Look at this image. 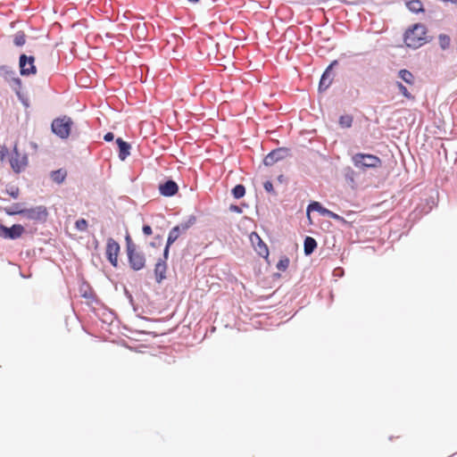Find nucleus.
<instances>
[{"mask_svg":"<svg viewBox=\"0 0 457 457\" xmlns=\"http://www.w3.org/2000/svg\"><path fill=\"white\" fill-rule=\"evenodd\" d=\"M75 227L79 231H85L87 228V221L85 219H79L75 222Z\"/></svg>","mask_w":457,"mask_h":457,"instance_id":"cd10ccee","label":"nucleus"},{"mask_svg":"<svg viewBox=\"0 0 457 457\" xmlns=\"http://www.w3.org/2000/svg\"><path fill=\"white\" fill-rule=\"evenodd\" d=\"M6 192L10 196H12L14 199L18 198L20 195V190L16 187H10L9 188L6 189Z\"/></svg>","mask_w":457,"mask_h":457,"instance_id":"c85d7f7f","label":"nucleus"},{"mask_svg":"<svg viewBox=\"0 0 457 457\" xmlns=\"http://www.w3.org/2000/svg\"><path fill=\"white\" fill-rule=\"evenodd\" d=\"M397 85V87L399 89V91L407 98H411V95L410 94V92L408 91V89L406 88L405 86H403L401 82H397L396 83Z\"/></svg>","mask_w":457,"mask_h":457,"instance_id":"c756f323","label":"nucleus"},{"mask_svg":"<svg viewBox=\"0 0 457 457\" xmlns=\"http://www.w3.org/2000/svg\"><path fill=\"white\" fill-rule=\"evenodd\" d=\"M25 228L21 224H14L8 228L4 225H0V237L4 239L14 240L21 237Z\"/></svg>","mask_w":457,"mask_h":457,"instance_id":"6e6552de","label":"nucleus"},{"mask_svg":"<svg viewBox=\"0 0 457 457\" xmlns=\"http://www.w3.org/2000/svg\"><path fill=\"white\" fill-rule=\"evenodd\" d=\"M195 222V218L191 216L187 221L175 226L169 233L167 239L168 247H170V245L179 238L180 234L186 232Z\"/></svg>","mask_w":457,"mask_h":457,"instance_id":"0eeeda50","label":"nucleus"},{"mask_svg":"<svg viewBox=\"0 0 457 457\" xmlns=\"http://www.w3.org/2000/svg\"><path fill=\"white\" fill-rule=\"evenodd\" d=\"M337 64V61H334L324 71V73L321 76L319 89L320 90H326L333 80V73H332V67L334 65Z\"/></svg>","mask_w":457,"mask_h":457,"instance_id":"ddd939ff","label":"nucleus"},{"mask_svg":"<svg viewBox=\"0 0 457 457\" xmlns=\"http://www.w3.org/2000/svg\"><path fill=\"white\" fill-rule=\"evenodd\" d=\"M312 211H316L320 212L321 215L325 216V212L328 209L324 208L319 202H312L307 207V216L310 219V212Z\"/></svg>","mask_w":457,"mask_h":457,"instance_id":"aec40b11","label":"nucleus"},{"mask_svg":"<svg viewBox=\"0 0 457 457\" xmlns=\"http://www.w3.org/2000/svg\"><path fill=\"white\" fill-rule=\"evenodd\" d=\"M126 241H127V246L129 245V244H133L130 239V237L129 235L126 237Z\"/></svg>","mask_w":457,"mask_h":457,"instance_id":"4c0bfd02","label":"nucleus"},{"mask_svg":"<svg viewBox=\"0 0 457 457\" xmlns=\"http://www.w3.org/2000/svg\"><path fill=\"white\" fill-rule=\"evenodd\" d=\"M23 217L32 220L45 221L47 217V211L44 206H36L30 209H25Z\"/></svg>","mask_w":457,"mask_h":457,"instance_id":"9b49d317","label":"nucleus"},{"mask_svg":"<svg viewBox=\"0 0 457 457\" xmlns=\"http://www.w3.org/2000/svg\"><path fill=\"white\" fill-rule=\"evenodd\" d=\"M287 154V150L285 148H278L271 151L263 160V162L266 166H271L277 162L285 158Z\"/></svg>","mask_w":457,"mask_h":457,"instance_id":"f8f14e48","label":"nucleus"},{"mask_svg":"<svg viewBox=\"0 0 457 457\" xmlns=\"http://www.w3.org/2000/svg\"><path fill=\"white\" fill-rule=\"evenodd\" d=\"M120 252V245L112 237L107 239L106 257L113 267L118 265V254Z\"/></svg>","mask_w":457,"mask_h":457,"instance_id":"9d476101","label":"nucleus"},{"mask_svg":"<svg viewBox=\"0 0 457 457\" xmlns=\"http://www.w3.org/2000/svg\"><path fill=\"white\" fill-rule=\"evenodd\" d=\"M13 43L17 46H22L26 43L25 34L21 31L17 32L14 35Z\"/></svg>","mask_w":457,"mask_h":457,"instance_id":"b1692460","label":"nucleus"},{"mask_svg":"<svg viewBox=\"0 0 457 457\" xmlns=\"http://www.w3.org/2000/svg\"><path fill=\"white\" fill-rule=\"evenodd\" d=\"M179 187L173 180H167L159 186L160 194L163 196H172L178 192Z\"/></svg>","mask_w":457,"mask_h":457,"instance_id":"2eb2a0df","label":"nucleus"},{"mask_svg":"<svg viewBox=\"0 0 457 457\" xmlns=\"http://www.w3.org/2000/svg\"><path fill=\"white\" fill-rule=\"evenodd\" d=\"M229 210L233 212H237V213H242V208L237 206V205H235V204H231L230 207H229Z\"/></svg>","mask_w":457,"mask_h":457,"instance_id":"72a5a7b5","label":"nucleus"},{"mask_svg":"<svg viewBox=\"0 0 457 457\" xmlns=\"http://www.w3.org/2000/svg\"><path fill=\"white\" fill-rule=\"evenodd\" d=\"M24 208H22L21 204H13L11 206L5 207L4 212L7 215L13 216V215H22L24 213Z\"/></svg>","mask_w":457,"mask_h":457,"instance_id":"6ab92c4d","label":"nucleus"},{"mask_svg":"<svg viewBox=\"0 0 457 457\" xmlns=\"http://www.w3.org/2000/svg\"><path fill=\"white\" fill-rule=\"evenodd\" d=\"M72 120L67 116L54 119L52 122L51 129L54 134L62 139L68 138L71 134Z\"/></svg>","mask_w":457,"mask_h":457,"instance_id":"39448f33","label":"nucleus"},{"mask_svg":"<svg viewBox=\"0 0 457 457\" xmlns=\"http://www.w3.org/2000/svg\"><path fill=\"white\" fill-rule=\"evenodd\" d=\"M30 145H31V147H32L33 149H37V144H36V143H33V142H31V143H30Z\"/></svg>","mask_w":457,"mask_h":457,"instance_id":"58836bf2","label":"nucleus"},{"mask_svg":"<svg viewBox=\"0 0 457 457\" xmlns=\"http://www.w3.org/2000/svg\"><path fill=\"white\" fill-rule=\"evenodd\" d=\"M289 264L288 259L280 260L277 265V268L281 270H285Z\"/></svg>","mask_w":457,"mask_h":457,"instance_id":"2f4dec72","label":"nucleus"},{"mask_svg":"<svg viewBox=\"0 0 457 457\" xmlns=\"http://www.w3.org/2000/svg\"><path fill=\"white\" fill-rule=\"evenodd\" d=\"M167 263L165 260L158 259L154 267L155 280L157 283H162L166 278Z\"/></svg>","mask_w":457,"mask_h":457,"instance_id":"dca6fc26","label":"nucleus"},{"mask_svg":"<svg viewBox=\"0 0 457 457\" xmlns=\"http://www.w3.org/2000/svg\"><path fill=\"white\" fill-rule=\"evenodd\" d=\"M116 143L119 146V158L124 161L130 154V145L120 137L116 139Z\"/></svg>","mask_w":457,"mask_h":457,"instance_id":"f3484780","label":"nucleus"},{"mask_svg":"<svg viewBox=\"0 0 457 457\" xmlns=\"http://www.w3.org/2000/svg\"><path fill=\"white\" fill-rule=\"evenodd\" d=\"M35 59L33 56H27L26 54H21L20 56V70L21 74L22 76H29L35 74L37 70L34 65Z\"/></svg>","mask_w":457,"mask_h":457,"instance_id":"1a4fd4ad","label":"nucleus"},{"mask_svg":"<svg viewBox=\"0 0 457 457\" xmlns=\"http://www.w3.org/2000/svg\"><path fill=\"white\" fill-rule=\"evenodd\" d=\"M169 252H170V247H168V243H166L165 248L163 250V255L161 259L165 260V262H166L169 257Z\"/></svg>","mask_w":457,"mask_h":457,"instance_id":"f704fd0d","label":"nucleus"},{"mask_svg":"<svg viewBox=\"0 0 457 457\" xmlns=\"http://www.w3.org/2000/svg\"><path fill=\"white\" fill-rule=\"evenodd\" d=\"M66 177V172L62 170H57L51 172V179L53 181L57 184H61L63 182Z\"/></svg>","mask_w":457,"mask_h":457,"instance_id":"4be33fe9","label":"nucleus"},{"mask_svg":"<svg viewBox=\"0 0 457 457\" xmlns=\"http://www.w3.org/2000/svg\"><path fill=\"white\" fill-rule=\"evenodd\" d=\"M152 228L149 225H144L143 226V233L146 236H149L152 234Z\"/></svg>","mask_w":457,"mask_h":457,"instance_id":"c9c22d12","label":"nucleus"},{"mask_svg":"<svg viewBox=\"0 0 457 457\" xmlns=\"http://www.w3.org/2000/svg\"><path fill=\"white\" fill-rule=\"evenodd\" d=\"M250 240L253 245H256V251L258 252L259 255L262 257H268L269 255V250L267 245L263 243V241L261 239L259 235L255 232H253L250 236Z\"/></svg>","mask_w":457,"mask_h":457,"instance_id":"4468645a","label":"nucleus"},{"mask_svg":"<svg viewBox=\"0 0 457 457\" xmlns=\"http://www.w3.org/2000/svg\"><path fill=\"white\" fill-rule=\"evenodd\" d=\"M113 138H114V135H113V133H112V132H108V133H106V134L104 135V139L106 142H111V141H112V140H113Z\"/></svg>","mask_w":457,"mask_h":457,"instance_id":"e433bc0d","label":"nucleus"},{"mask_svg":"<svg viewBox=\"0 0 457 457\" xmlns=\"http://www.w3.org/2000/svg\"><path fill=\"white\" fill-rule=\"evenodd\" d=\"M408 9L415 13H418L420 12H423V6L420 0H411L407 3Z\"/></svg>","mask_w":457,"mask_h":457,"instance_id":"412c9836","label":"nucleus"},{"mask_svg":"<svg viewBox=\"0 0 457 457\" xmlns=\"http://www.w3.org/2000/svg\"><path fill=\"white\" fill-rule=\"evenodd\" d=\"M325 216L328 217V218H331L333 220H336L345 221L343 217H341L338 214L329 211L328 209L327 212H325Z\"/></svg>","mask_w":457,"mask_h":457,"instance_id":"7c9ffc66","label":"nucleus"},{"mask_svg":"<svg viewBox=\"0 0 457 457\" xmlns=\"http://www.w3.org/2000/svg\"><path fill=\"white\" fill-rule=\"evenodd\" d=\"M263 187L268 193L273 192V184L269 180L264 182Z\"/></svg>","mask_w":457,"mask_h":457,"instance_id":"473e14b6","label":"nucleus"},{"mask_svg":"<svg viewBox=\"0 0 457 457\" xmlns=\"http://www.w3.org/2000/svg\"><path fill=\"white\" fill-rule=\"evenodd\" d=\"M353 165L361 170L368 168H376L381 164L380 159L373 154H356L352 157Z\"/></svg>","mask_w":457,"mask_h":457,"instance_id":"20e7f679","label":"nucleus"},{"mask_svg":"<svg viewBox=\"0 0 457 457\" xmlns=\"http://www.w3.org/2000/svg\"><path fill=\"white\" fill-rule=\"evenodd\" d=\"M0 160L2 162L7 160L12 170L16 173L21 172L28 165V155L25 153H20L16 145L12 154L5 145L1 146Z\"/></svg>","mask_w":457,"mask_h":457,"instance_id":"f257e3e1","label":"nucleus"},{"mask_svg":"<svg viewBox=\"0 0 457 457\" xmlns=\"http://www.w3.org/2000/svg\"><path fill=\"white\" fill-rule=\"evenodd\" d=\"M0 76L11 83V87L15 91L18 98L23 103L25 106H28V103L21 92V80L16 76L15 71L11 66L2 65L0 66Z\"/></svg>","mask_w":457,"mask_h":457,"instance_id":"7ed1b4c3","label":"nucleus"},{"mask_svg":"<svg viewBox=\"0 0 457 457\" xmlns=\"http://www.w3.org/2000/svg\"><path fill=\"white\" fill-rule=\"evenodd\" d=\"M353 123V118L350 115H342L339 118V124L342 128H350Z\"/></svg>","mask_w":457,"mask_h":457,"instance_id":"bb28decb","label":"nucleus"},{"mask_svg":"<svg viewBox=\"0 0 457 457\" xmlns=\"http://www.w3.org/2000/svg\"><path fill=\"white\" fill-rule=\"evenodd\" d=\"M245 194V188L243 185L239 184V185H237L233 189H232V195L235 198L237 199H239L241 197H243Z\"/></svg>","mask_w":457,"mask_h":457,"instance_id":"393cba45","label":"nucleus"},{"mask_svg":"<svg viewBox=\"0 0 457 457\" xmlns=\"http://www.w3.org/2000/svg\"><path fill=\"white\" fill-rule=\"evenodd\" d=\"M398 76L407 84H413V82H414V77H413L412 73L407 70L403 69V70L399 71Z\"/></svg>","mask_w":457,"mask_h":457,"instance_id":"5701e85b","label":"nucleus"},{"mask_svg":"<svg viewBox=\"0 0 457 457\" xmlns=\"http://www.w3.org/2000/svg\"><path fill=\"white\" fill-rule=\"evenodd\" d=\"M426 27L423 24H415L404 35V42L408 47L416 49L424 45L426 41Z\"/></svg>","mask_w":457,"mask_h":457,"instance_id":"f03ea898","label":"nucleus"},{"mask_svg":"<svg viewBox=\"0 0 457 457\" xmlns=\"http://www.w3.org/2000/svg\"><path fill=\"white\" fill-rule=\"evenodd\" d=\"M317 247L316 240L312 237H306L303 243L305 255L312 254Z\"/></svg>","mask_w":457,"mask_h":457,"instance_id":"a211bd4d","label":"nucleus"},{"mask_svg":"<svg viewBox=\"0 0 457 457\" xmlns=\"http://www.w3.org/2000/svg\"><path fill=\"white\" fill-rule=\"evenodd\" d=\"M438 39H439L440 47L443 50H445L449 47L450 42H451L450 37H448L447 35H445V34H441V35H439Z\"/></svg>","mask_w":457,"mask_h":457,"instance_id":"a878e982","label":"nucleus"},{"mask_svg":"<svg viewBox=\"0 0 457 457\" xmlns=\"http://www.w3.org/2000/svg\"><path fill=\"white\" fill-rule=\"evenodd\" d=\"M129 263L133 270H140L145 265V257L142 252L137 250L134 244H129L127 247Z\"/></svg>","mask_w":457,"mask_h":457,"instance_id":"423d86ee","label":"nucleus"}]
</instances>
